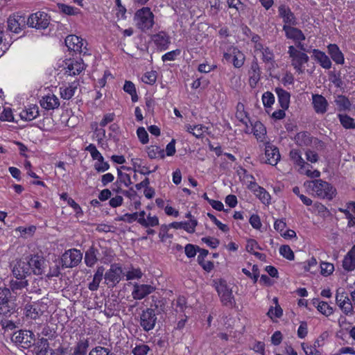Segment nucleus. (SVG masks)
Instances as JSON below:
<instances>
[{
  "instance_id": "ddd939ff",
  "label": "nucleus",
  "mask_w": 355,
  "mask_h": 355,
  "mask_svg": "<svg viewBox=\"0 0 355 355\" xmlns=\"http://www.w3.org/2000/svg\"><path fill=\"white\" fill-rule=\"evenodd\" d=\"M223 58L227 62H232L236 68L241 67L245 61L244 54L236 47L231 46L223 54Z\"/></svg>"
},
{
  "instance_id": "7c9ffc66",
  "label": "nucleus",
  "mask_w": 355,
  "mask_h": 355,
  "mask_svg": "<svg viewBox=\"0 0 355 355\" xmlns=\"http://www.w3.org/2000/svg\"><path fill=\"white\" fill-rule=\"evenodd\" d=\"M105 268L103 266H98L94 275L93 280L88 285V288L91 291H95L98 289L100 282L104 276Z\"/></svg>"
},
{
  "instance_id": "7ed1b4c3",
  "label": "nucleus",
  "mask_w": 355,
  "mask_h": 355,
  "mask_svg": "<svg viewBox=\"0 0 355 355\" xmlns=\"http://www.w3.org/2000/svg\"><path fill=\"white\" fill-rule=\"evenodd\" d=\"M288 54L291 59V63L294 69L299 74L304 73V65L306 64L309 58L304 52L297 49L294 46H289Z\"/></svg>"
},
{
  "instance_id": "c03bdc74",
  "label": "nucleus",
  "mask_w": 355,
  "mask_h": 355,
  "mask_svg": "<svg viewBox=\"0 0 355 355\" xmlns=\"http://www.w3.org/2000/svg\"><path fill=\"white\" fill-rule=\"evenodd\" d=\"M187 217L189 218V220L188 222L179 223V228H182L189 233H193L198 222L195 218H191V216L190 213L187 214Z\"/></svg>"
},
{
  "instance_id": "4d7b16f0",
  "label": "nucleus",
  "mask_w": 355,
  "mask_h": 355,
  "mask_svg": "<svg viewBox=\"0 0 355 355\" xmlns=\"http://www.w3.org/2000/svg\"><path fill=\"white\" fill-rule=\"evenodd\" d=\"M321 274L324 276L331 275L334 270V266L332 263L328 262H322L320 264Z\"/></svg>"
},
{
  "instance_id": "dca6fc26",
  "label": "nucleus",
  "mask_w": 355,
  "mask_h": 355,
  "mask_svg": "<svg viewBox=\"0 0 355 355\" xmlns=\"http://www.w3.org/2000/svg\"><path fill=\"white\" fill-rule=\"evenodd\" d=\"M336 303L345 315L353 314V306L351 300L345 293H337Z\"/></svg>"
},
{
  "instance_id": "f704fd0d",
  "label": "nucleus",
  "mask_w": 355,
  "mask_h": 355,
  "mask_svg": "<svg viewBox=\"0 0 355 355\" xmlns=\"http://www.w3.org/2000/svg\"><path fill=\"white\" fill-rule=\"evenodd\" d=\"M78 86V83L73 82L67 87H60V95L64 99L69 100L74 95Z\"/></svg>"
},
{
  "instance_id": "6e6d98bb",
  "label": "nucleus",
  "mask_w": 355,
  "mask_h": 355,
  "mask_svg": "<svg viewBox=\"0 0 355 355\" xmlns=\"http://www.w3.org/2000/svg\"><path fill=\"white\" fill-rule=\"evenodd\" d=\"M261 54L262 55L261 59L264 62L272 63L274 62V53L268 47H266Z\"/></svg>"
},
{
  "instance_id": "8fccbe9b",
  "label": "nucleus",
  "mask_w": 355,
  "mask_h": 355,
  "mask_svg": "<svg viewBox=\"0 0 355 355\" xmlns=\"http://www.w3.org/2000/svg\"><path fill=\"white\" fill-rule=\"evenodd\" d=\"M317 309L323 315L326 316L331 315L334 311L331 306H330L325 302H320L318 303Z\"/></svg>"
},
{
  "instance_id": "20e7f679",
  "label": "nucleus",
  "mask_w": 355,
  "mask_h": 355,
  "mask_svg": "<svg viewBox=\"0 0 355 355\" xmlns=\"http://www.w3.org/2000/svg\"><path fill=\"white\" fill-rule=\"evenodd\" d=\"M134 20L137 28L145 31L153 27L154 15L149 8L143 7L135 12Z\"/></svg>"
},
{
  "instance_id": "2f4dec72",
  "label": "nucleus",
  "mask_w": 355,
  "mask_h": 355,
  "mask_svg": "<svg viewBox=\"0 0 355 355\" xmlns=\"http://www.w3.org/2000/svg\"><path fill=\"white\" fill-rule=\"evenodd\" d=\"M40 105L46 110H53L58 107L60 102L55 95L46 96L40 100Z\"/></svg>"
},
{
  "instance_id": "412c9836",
  "label": "nucleus",
  "mask_w": 355,
  "mask_h": 355,
  "mask_svg": "<svg viewBox=\"0 0 355 355\" xmlns=\"http://www.w3.org/2000/svg\"><path fill=\"white\" fill-rule=\"evenodd\" d=\"M25 17L19 15L10 16L8 19V29L15 33H19L25 26Z\"/></svg>"
},
{
  "instance_id": "bf43d9fd",
  "label": "nucleus",
  "mask_w": 355,
  "mask_h": 355,
  "mask_svg": "<svg viewBox=\"0 0 355 355\" xmlns=\"http://www.w3.org/2000/svg\"><path fill=\"white\" fill-rule=\"evenodd\" d=\"M345 218L348 220V227H355V202H353L352 209L349 212L347 213Z\"/></svg>"
},
{
  "instance_id": "49530a36",
  "label": "nucleus",
  "mask_w": 355,
  "mask_h": 355,
  "mask_svg": "<svg viewBox=\"0 0 355 355\" xmlns=\"http://www.w3.org/2000/svg\"><path fill=\"white\" fill-rule=\"evenodd\" d=\"M146 152L148 153V157L150 159H162L164 157V149H162L160 147L155 145H152L148 147L146 149Z\"/></svg>"
},
{
  "instance_id": "603ef678",
  "label": "nucleus",
  "mask_w": 355,
  "mask_h": 355,
  "mask_svg": "<svg viewBox=\"0 0 355 355\" xmlns=\"http://www.w3.org/2000/svg\"><path fill=\"white\" fill-rule=\"evenodd\" d=\"M58 8L63 13L68 15H76L80 12V10L78 8L64 3L58 4Z\"/></svg>"
},
{
  "instance_id": "f257e3e1",
  "label": "nucleus",
  "mask_w": 355,
  "mask_h": 355,
  "mask_svg": "<svg viewBox=\"0 0 355 355\" xmlns=\"http://www.w3.org/2000/svg\"><path fill=\"white\" fill-rule=\"evenodd\" d=\"M304 186L311 194L320 198L331 200L336 194V189L331 184L321 179L306 181Z\"/></svg>"
},
{
  "instance_id": "aec40b11",
  "label": "nucleus",
  "mask_w": 355,
  "mask_h": 355,
  "mask_svg": "<svg viewBox=\"0 0 355 355\" xmlns=\"http://www.w3.org/2000/svg\"><path fill=\"white\" fill-rule=\"evenodd\" d=\"M85 64L83 60H69L65 63V73L69 76H76L79 74L85 69Z\"/></svg>"
},
{
  "instance_id": "9d476101",
  "label": "nucleus",
  "mask_w": 355,
  "mask_h": 355,
  "mask_svg": "<svg viewBox=\"0 0 355 355\" xmlns=\"http://www.w3.org/2000/svg\"><path fill=\"white\" fill-rule=\"evenodd\" d=\"M12 272L16 279H26V276L31 275V268L27 257L16 261Z\"/></svg>"
},
{
  "instance_id": "393cba45",
  "label": "nucleus",
  "mask_w": 355,
  "mask_h": 355,
  "mask_svg": "<svg viewBox=\"0 0 355 355\" xmlns=\"http://www.w3.org/2000/svg\"><path fill=\"white\" fill-rule=\"evenodd\" d=\"M178 229V222H173L168 225H162L159 233V237L163 241H166V239H170L173 236Z\"/></svg>"
},
{
  "instance_id": "ea45409f",
  "label": "nucleus",
  "mask_w": 355,
  "mask_h": 355,
  "mask_svg": "<svg viewBox=\"0 0 355 355\" xmlns=\"http://www.w3.org/2000/svg\"><path fill=\"white\" fill-rule=\"evenodd\" d=\"M185 128L189 132L191 133L196 138L202 137L204 133L208 130V128L202 125H196L192 126L188 124L185 125Z\"/></svg>"
},
{
  "instance_id": "a211bd4d",
  "label": "nucleus",
  "mask_w": 355,
  "mask_h": 355,
  "mask_svg": "<svg viewBox=\"0 0 355 355\" xmlns=\"http://www.w3.org/2000/svg\"><path fill=\"white\" fill-rule=\"evenodd\" d=\"M84 44L83 40L75 35H68L65 38V44L69 51L81 53L83 52V46Z\"/></svg>"
},
{
  "instance_id": "72a5a7b5",
  "label": "nucleus",
  "mask_w": 355,
  "mask_h": 355,
  "mask_svg": "<svg viewBox=\"0 0 355 355\" xmlns=\"http://www.w3.org/2000/svg\"><path fill=\"white\" fill-rule=\"evenodd\" d=\"M89 346L88 338L80 339L73 349L71 355H85Z\"/></svg>"
},
{
  "instance_id": "c85d7f7f",
  "label": "nucleus",
  "mask_w": 355,
  "mask_h": 355,
  "mask_svg": "<svg viewBox=\"0 0 355 355\" xmlns=\"http://www.w3.org/2000/svg\"><path fill=\"white\" fill-rule=\"evenodd\" d=\"M153 41L160 50H166L169 44V39L166 33L164 32H159L155 34L152 37Z\"/></svg>"
},
{
  "instance_id": "3c124183",
  "label": "nucleus",
  "mask_w": 355,
  "mask_h": 355,
  "mask_svg": "<svg viewBox=\"0 0 355 355\" xmlns=\"http://www.w3.org/2000/svg\"><path fill=\"white\" fill-rule=\"evenodd\" d=\"M279 254L288 260H293L295 258L294 252L287 245H282L279 248Z\"/></svg>"
},
{
  "instance_id": "39448f33",
  "label": "nucleus",
  "mask_w": 355,
  "mask_h": 355,
  "mask_svg": "<svg viewBox=\"0 0 355 355\" xmlns=\"http://www.w3.org/2000/svg\"><path fill=\"white\" fill-rule=\"evenodd\" d=\"M124 274L122 268L119 263H112L110 268L105 272V284L109 288L115 287L122 279Z\"/></svg>"
},
{
  "instance_id": "f03ea898",
  "label": "nucleus",
  "mask_w": 355,
  "mask_h": 355,
  "mask_svg": "<svg viewBox=\"0 0 355 355\" xmlns=\"http://www.w3.org/2000/svg\"><path fill=\"white\" fill-rule=\"evenodd\" d=\"M289 156L295 166L298 167V171L300 173L306 175L311 178H318L320 176V172L319 171L311 170L312 166L304 160L300 150L296 149L291 150L290 151Z\"/></svg>"
},
{
  "instance_id": "f3484780",
  "label": "nucleus",
  "mask_w": 355,
  "mask_h": 355,
  "mask_svg": "<svg viewBox=\"0 0 355 355\" xmlns=\"http://www.w3.org/2000/svg\"><path fill=\"white\" fill-rule=\"evenodd\" d=\"M155 291V287L148 284H133L132 296L135 300H141Z\"/></svg>"
},
{
  "instance_id": "a878e982",
  "label": "nucleus",
  "mask_w": 355,
  "mask_h": 355,
  "mask_svg": "<svg viewBox=\"0 0 355 355\" xmlns=\"http://www.w3.org/2000/svg\"><path fill=\"white\" fill-rule=\"evenodd\" d=\"M328 53L331 59L338 64H343L345 62L344 55L339 47L335 44H330L327 46Z\"/></svg>"
},
{
  "instance_id": "6e6552de",
  "label": "nucleus",
  "mask_w": 355,
  "mask_h": 355,
  "mask_svg": "<svg viewBox=\"0 0 355 355\" xmlns=\"http://www.w3.org/2000/svg\"><path fill=\"white\" fill-rule=\"evenodd\" d=\"M82 259L83 254L79 250L75 248L65 251L61 258L62 266L65 268L77 266Z\"/></svg>"
},
{
  "instance_id": "052dcab7",
  "label": "nucleus",
  "mask_w": 355,
  "mask_h": 355,
  "mask_svg": "<svg viewBox=\"0 0 355 355\" xmlns=\"http://www.w3.org/2000/svg\"><path fill=\"white\" fill-rule=\"evenodd\" d=\"M118 181L124 184L126 187L132 184L130 175L123 173L120 169H118Z\"/></svg>"
},
{
  "instance_id": "1a4fd4ad",
  "label": "nucleus",
  "mask_w": 355,
  "mask_h": 355,
  "mask_svg": "<svg viewBox=\"0 0 355 355\" xmlns=\"http://www.w3.org/2000/svg\"><path fill=\"white\" fill-rule=\"evenodd\" d=\"M34 334L28 330H19L15 332L12 340L23 348L31 347L34 339Z\"/></svg>"
},
{
  "instance_id": "2eb2a0df",
  "label": "nucleus",
  "mask_w": 355,
  "mask_h": 355,
  "mask_svg": "<svg viewBox=\"0 0 355 355\" xmlns=\"http://www.w3.org/2000/svg\"><path fill=\"white\" fill-rule=\"evenodd\" d=\"M279 16L282 19L283 26H296L297 19L290 8L286 5H281L278 8Z\"/></svg>"
},
{
  "instance_id": "58836bf2",
  "label": "nucleus",
  "mask_w": 355,
  "mask_h": 355,
  "mask_svg": "<svg viewBox=\"0 0 355 355\" xmlns=\"http://www.w3.org/2000/svg\"><path fill=\"white\" fill-rule=\"evenodd\" d=\"M335 103L339 111L349 110L352 103L347 97L343 95H338L336 97Z\"/></svg>"
},
{
  "instance_id": "37998d69",
  "label": "nucleus",
  "mask_w": 355,
  "mask_h": 355,
  "mask_svg": "<svg viewBox=\"0 0 355 355\" xmlns=\"http://www.w3.org/2000/svg\"><path fill=\"white\" fill-rule=\"evenodd\" d=\"M278 101L282 109L286 110L288 108L290 103V94L284 89L277 90Z\"/></svg>"
},
{
  "instance_id": "9b49d317",
  "label": "nucleus",
  "mask_w": 355,
  "mask_h": 355,
  "mask_svg": "<svg viewBox=\"0 0 355 355\" xmlns=\"http://www.w3.org/2000/svg\"><path fill=\"white\" fill-rule=\"evenodd\" d=\"M295 26H283L282 30L284 31L285 36L287 39L292 40L297 43V46L300 50L304 51V45L301 42L305 40V35L300 29Z\"/></svg>"
},
{
  "instance_id": "e433bc0d",
  "label": "nucleus",
  "mask_w": 355,
  "mask_h": 355,
  "mask_svg": "<svg viewBox=\"0 0 355 355\" xmlns=\"http://www.w3.org/2000/svg\"><path fill=\"white\" fill-rule=\"evenodd\" d=\"M28 281L25 279H16L10 281L9 286L10 290L14 293L17 294L19 291L26 288L28 286Z\"/></svg>"
},
{
  "instance_id": "69168bd1",
  "label": "nucleus",
  "mask_w": 355,
  "mask_h": 355,
  "mask_svg": "<svg viewBox=\"0 0 355 355\" xmlns=\"http://www.w3.org/2000/svg\"><path fill=\"white\" fill-rule=\"evenodd\" d=\"M142 272L139 268H133L132 270L127 272L125 274L127 280H132L135 279H140L142 277Z\"/></svg>"
},
{
  "instance_id": "774afa93",
  "label": "nucleus",
  "mask_w": 355,
  "mask_h": 355,
  "mask_svg": "<svg viewBox=\"0 0 355 355\" xmlns=\"http://www.w3.org/2000/svg\"><path fill=\"white\" fill-rule=\"evenodd\" d=\"M149 347L146 345H141L137 346L133 349V354L135 355H146L148 352L149 351Z\"/></svg>"
},
{
  "instance_id": "cd10ccee",
  "label": "nucleus",
  "mask_w": 355,
  "mask_h": 355,
  "mask_svg": "<svg viewBox=\"0 0 355 355\" xmlns=\"http://www.w3.org/2000/svg\"><path fill=\"white\" fill-rule=\"evenodd\" d=\"M343 267L347 271H352L355 269V245L344 257Z\"/></svg>"
},
{
  "instance_id": "4c0bfd02",
  "label": "nucleus",
  "mask_w": 355,
  "mask_h": 355,
  "mask_svg": "<svg viewBox=\"0 0 355 355\" xmlns=\"http://www.w3.org/2000/svg\"><path fill=\"white\" fill-rule=\"evenodd\" d=\"M236 119L241 122L243 124L245 125V129L244 131L246 133L249 132V126H248V122H250L249 118L248 117L246 113L243 110V105L239 104L237 105V110L236 112Z\"/></svg>"
},
{
  "instance_id": "338daca9",
  "label": "nucleus",
  "mask_w": 355,
  "mask_h": 355,
  "mask_svg": "<svg viewBox=\"0 0 355 355\" xmlns=\"http://www.w3.org/2000/svg\"><path fill=\"white\" fill-rule=\"evenodd\" d=\"M305 156L306 160L311 163H315L319 159L318 153L315 151L311 150L310 149H308L305 151Z\"/></svg>"
},
{
  "instance_id": "680f3d73",
  "label": "nucleus",
  "mask_w": 355,
  "mask_h": 355,
  "mask_svg": "<svg viewBox=\"0 0 355 355\" xmlns=\"http://www.w3.org/2000/svg\"><path fill=\"white\" fill-rule=\"evenodd\" d=\"M263 104L266 107H270L275 102V96L271 92H266L262 96Z\"/></svg>"
},
{
  "instance_id": "864d4df0",
  "label": "nucleus",
  "mask_w": 355,
  "mask_h": 355,
  "mask_svg": "<svg viewBox=\"0 0 355 355\" xmlns=\"http://www.w3.org/2000/svg\"><path fill=\"white\" fill-rule=\"evenodd\" d=\"M273 301L275 303V307L272 308L271 307L269 311H268V315L272 318L273 317L275 318H280L282 315L283 311L282 308L279 305L277 304V298L275 297L273 299Z\"/></svg>"
},
{
  "instance_id": "13d9d810",
  "label": "nucleus",
  "mask_w": 355,
  "mask_h": 355,
  "mask_svg": "<svg viewBox=\"0 0 355 355\" xmlns=\"http://www.w3.org/2000/svg\"><path fill=\"white\" fill-rule=\"evenodd\" d=\"M157 76L155 71L146 72L142 77V81L146 84L153 85L155 83Z\"/></svg>"
},
{
  "instance_id": "c756f323",
  "label": "nucleus",
  "mask_w": 355,
  "mask_h": 355,
  "mask_svg": "<svg viewBox=\"0 0 355 355\" xmlns=\"http://www.w3.org/2000/svg\"><path fill=\"white\" fill-rule=\"evenodd\" d=\"M98 250L93 245L91 246L86 252L85 254L84 261L87 266L93 267L98 260Z\"/></svg>"
},
{
  "instance_id": "0eeeda50",
  "label": "nucleus",
  "mask_w": 355,
  "mask_h": 355,
  "mask_svg": "<svg viewBox=\"0 0 355 355\" xmlns=\"http://www.w3.org/2000/svg\"><path fill=\"white\" fill-rule=\"evenodd\" d=\"M50 23V17L44 12H37L31 15L27 20V24L37 29H45Z\"/></svg>"
},
{
  "instance_id": "423d86ee",
  "label": "nucleus",
  "mask_w": 355,
  "mask_h": 355,
  "mask_svg": "<svg viewBox=\"0 0 355 355\" xmlns=\"http://www.w3.org/2000/svg\"><path fill=\"white\" fill-rule=\"evenodd\" d=\"M214 287L220 298L221 302L225 306H232L234 303L232 290L223 279L214 281Z\"/></svg>"
},
{
  "instance_id": "c9c22d12",
  "label": "nucleus",
  "mask_w": 355,
  "mask_h": 355,
  "mask_svg": "<svg viewBox=\"0 0 355 355\" xmlns=\"http://www.w3.org/2000/svg\"><path fill=\"white\" fill-rule=\"evenodd\" d=\"M297 145L300 146H308L312 143V137L308 132H300L295 137Z\"/></svg>"
},
{
  "instance_id": "79ce46f5",
  "label": "nucleus",
  "mask_w": 355,
  "mask_h": 355,
  "mask_svg": "<svg viewBox=\"0 0 355 355\" xmlns=\"http://www.w3.org/2000/svg\"><path fill=\"white\" fill-rule=\"evenodd\" d=\"M256 196L261 201L264 205H269L271 202V197L269 193L263 187H258L254 191Z\"/></svg>"
},
{
  "instance_id": "4be33fe9",
  "label": "nucleus",
  "mask_w": 355,
  "mask_h": 355,
  "mask_svg": "<svg viewBox=\"0 0 355 355\" xmlns=\"http://www.w3.org/2000/svg\"><path fill=\"white\" fill-rule=\"evenodd\" d=\"M312 104L317 114H323L327 110L328 102L327 99L320 94L312 95Z\"/></svg>"
},
{
  "instance_id": "e2e57ef3",
  "label": "nucleus",
  "mask_w": 355,
  "mask_h": 355,
  "mask_svg": "<svg viewBox=\"0 0 355 355\" xmlns=\"http://www.w3.org/2000/svg\"><path fill=\"white\" fill-rule=\"evenodd\" d=\"M110 352L109 348L97 346L89 352V355H109Z\"/></svg>"
},
{
  "instance_id": "473e14b6",
  "label": "nucleus",
  "mask_w": 355,
  "mask_h": 355,
  "mask_svg": "<svg viewBox=\"0 0 355 355\" xmlns=\"http://www.w3.org/2000/svg\"><path fill=\"white\" fill-rule=\"evenodd\" d=\"M261 71L257 62H253L249 71V81L252 87H254L260 79Z\"/></svg>"
},
{
  "instance_id": "4468645a",
  "label": "nucleus",
  "mask_w": 355,
  "mask_h": 355,
  "mask_svg": "<svg viewBox=\"0 0 355 355\" xmlns=\"http://www.w3.org/2000/svg\"><path fill=\"white\" fill-rule=\"evenodd\" d=\"M28 261L30 263L31 272L36 275H40L45 273L44 268L46 266L45 259L38 255L27 256Z\"/></svg>"
},
{
  "instance_id": "5701e85b",
  "label": "nucleus",
  "mask_w": 355,
  "mask_h": 355,
  "mask_svg": "<svg viewBox=\"0 0 355 355\" xmlns=\"http://www.w3.org/2000/svg\"><path fill=\"white\" fill-rule=\"evenodd\" d=\"M265 155L266 157V163L275 166L280 159V154L277 147L270 144L266 146Z\"/></svg>"
},
{
  "instance_id": "09e8293b",
  "label": "nucleus",
  "mask_w": 355,
  "mask_h": 355,
  "mask_svg": "<svg viewBox=\"0 0 355 355\" xmlns=\"http://www.w3.org/2000/svg\"><path fill=\"white\" fill-rule=\"evenodd\" d=\"M85 150L90 153L91 157H92L93 159H96L98 162H103V157L97 150L94 144H90L88 146L85 148Z\"/></svg>"
},
{
  "instance_id": "de8ad7c7",
  "label": "nucleus",
  "mask_w": 355,
  "mask_h": 355,
  "mask_svg": "<svg viewBox=\"0 0 355 355\" xmlns=\"http://www.w3.org/2000/svg\"><path fill=\"white\" fill-rule=\"evenodd\" d=\"M338 119L341 125L346 129H354L355 121L347 114H338Z\"/></svg>"
},
{
  "instance_id": "f8f14e48",
  "label": "nucleus",
  "mask_w": 355,
  "mask_h": 355,
  "mask_svg": "<svg viewBox=\"0 0 355 355\" xmlns=\"http://www.w3.org/2000/svg\"><path fill=\"white\" fill-rule=\"evenodd\" d=\"M157 317L155 310L147 308L140 315V326L145 331L152 330L156 324Z\"/></svg>"
},
{
  "instance_id": "b1692460",
  "label": "nucleus",
  "mask_w": 355,
  "mask_h": 355,
  "mask_svg": "<svg viewBox=\"0 0 355 355\" xmlns=\"http://www.w3.org/2000/svg\"><path fill=\"white\" fill-rule=\"evenodd\" d=\"M43 312L39 303L28 304L25 306V315L28 318L36 320L43 314Z\"/></svg>"
},
{
  "instance_id": "bb28decb",
  "label": "nucleus",
  "mask_w": 355,
  "mask_h": 355,
  "mask_svg": "<svg viewBox=\"0 0 355 355\" xmlns=\"http://www.w3.org/2000/svg\"><path fill=\"white\" fill-rule=\"evenodd\" d=\"M313 57L320 66L326 69H329L331 67V62L329 58L322 51L318 49H313Z\"/></svg>"
},
{
  "instance_id": "a19ab883",
  "label": "nucleus",
  "mask_w": 355,
  "mask_h": 355,
  "mask_svg": "<svg viewBox=\"0 0 355 355\" xmlns=\"http://www.w3.org/2000/svg\"><path fill=\"white\" fill-rule=\"evenodd\" d=\"M252 131L257 140L261 141L264 140L266 135V129L263 123L259 121H256L253 125Z\"/></svg>"
},
{
  "instance_id": "0e129e2a",
  "label": "nucleus",
  "mask_w": 355,
  "mask_h": 355,
  "mask_svg": "<svg viewBox=\"0 0 355 355\" xmlns=\"http://www.w3.org/2000/svg\"><path fill=\"white\" fill-rule=\"evenodd\" d=\"M137 134L139 141L143 144H146L148 142V134L144 128L139 127L137 130Z\"/></svg>"
},
{
  "instance_id": "6ab92c4d",
  "label": "nucleus",
  "mask_w": 355,
  "mask_h": 355,
  "mask_svg": "<svg viewBox=\"0 0 355 355\" xmlns=\"http://www.w3.org/2000/svg\"><path fill=\"white\" fill-rule=\"evenodd\" d=\"M31 351L32 355H52L49 349V343L47 339L42 338L36 343L32 344Z\"/></svg>"
},
{
  "instance_id": "5fc2aeb1",
  "label": "nucleus",
  "mask_w": 355,
  "mask_h": 355,
  "mask_svg": "<svg viewBox=\"0 0 355 355\" xmlns=\"http://www.w3.org/2000/svg\"><path fill=\"white\" fill-rule=\"evenodd\" d=\"M10 290L8 288H0V305L7 304L10 297Z\"/></svg>"
},
{
  "instance_id": "a18cd8bd",
  "label": "nucleus",
  "mask_w": 355,
  "mask_h": 355,
  "mask_svg": "<svg viewBox=\"0 0 355 355\" xmlns=\"http://www.w3.org/2000/svg\"><path fill=\"white\" fill-rule=\"evenodd\" d=\"M39 115L38 107L34 105L28 110H23L20 113V116L22 119L26 121H32Z\"/></svg>"
}]
</instances>
